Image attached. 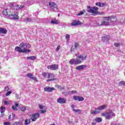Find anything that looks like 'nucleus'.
I'll return each mask as SVG.
<instances>
[{"mask_svg":"<svg viewBox=\"0 0 125 125\" xmlns=\"http://www.w3.org/2000/svg\"><path fill=\"white\" fill-rule=\"evenodd\" d=\"M102 40L103 42H107L110 41V36L108 35H104L103 37H102Z\"/></svg>","mask_w":125,"mask_h":125,"instance_id":"obj_15","label":"nucleus"},{"mask_svg":"<svg viewBox=\"0 0 125 125\" xmlns=\"http://www.w3.org/2000/svg\"><path fill=\"white\" fill-rule=\"evenodd\" d=\"M57 101L60 104H65L66 103V99L64 98H59Z\"/></svg>","mask_w":125,"mask_h":125,"instance_id":"obj_16","label":"nucleus"},{"mask_svg":"<svg viewBox=\"0 0 125 125\" xmlns=\"http://www.w3.org/2000/svg\"><path fill=\"white\" fill-rule=\"evenodd\" d=\"M55 77V76L54 74L48 73L47 74V78L48 79H50L46 80V82H51L52 81H56V79L54 78Z\"/></svg>","mask_w":125,"mask_h":125,"instance_id":"obj_10","label":"nucleus"},{"mask_svg":"<svg viewBox=\"0 0 125 125\" xmlns=\"http://www.w3.org/2000/svg\"><path fill=\"white\" fill-rule=\"evenodd\" d=\"M4 125H10V122H4L3 123Z\"/></svg>","mask_w":125,"mask_h":125,"instance_id":"obj_46","label":"nucleus"},{"mask_svg":"<svg viewBox=\"0 0 125 125\" xmlns=\"http://www.w3.org/2000/svg\"><path fill=\"white\" fill-rule=\"evenodd\" d=\"M85 68H86V65H81L76 67V69L78 71H81V70H83V69H85Z\"/></svg>","mask_w":125,"mask_h":125,"instance_id":"obj_19","label":"nucleus"},{"mask_svg":"<svg viewBox=\"0 0 125 125\" xmlns=\"http://www.w3.org/2000/svg\"><path fill=\"white\" fill-rule=\"evenodd\" d=\"M16 7H18L19 9H23L24 8V5H21L19 7V5H16Z\"/></svg>","mask_w":125,"mask_h":125,"instance_id":"obj_34","label":"nucleus"},{"mask_svg":"<svg viewBox=\"0 0 125 125\" xmlns=\"http://www.w3.org/2000/svg\"><path fill=\"white\" fill-rule=\"evenodd\" d=\"M15 97L16 98H17V99H20V97H19V95L16 94Z\"/></svg>","mask_w":125,"mask_h":125,"instance_id":"obj_48","label":"nucleus"},{"mask_svg":"<svg viewBox=\"0 0 125 125\" xmlns=\"http://www.w3.org/2000/svg\"><path fill=\"white\" fill-rule=\"evenodd\" d=\"M110 18H113V19H115V17L111 16L104 18L103 19V22L100 25V26H108V25H109V21H110Z\"/></svg>","mask_w":125,"mask_h":125,"instance_id":"obj_5","label":"nucleus"},{"mask_svg":"<svg viewBox=\"0 0 125 125\" xmlns=\"http://www.w3.org/2000/svg\"><path fill=\"white\" fill-rule=\"evenodd\" d=\"M69 64L71 65H78V64H81V61L78 60V58H76V59H71L69 61Z\"/></svg>","mask_w":125,"mask_h":125,"instance_id":"obj_8","label":"nucleus"},{"mask_svg":"<svg viewBox=\"0 0 125 125\" xmlns=\"http://www.w3.org/2000/svg\"><path fill=\"white\" fill-rule=\"evenodd\" d=\"M10 19H19V17H18V16L17 15L14 14V13L12 14V16L10 17Z\"/></svg>","mask_w":125,"mask_h":125,"instance_id":"obj_22","label":"nucleus"},{"mask_svg":"<svg viewBox=\"0 0 125 125\" xmlns=\"http://www.w3.org/2000/svg\"><path fill=\"white\" fill-rule=\"evenodd\" d=\"M9 89V87H8V86H6L5 87V90L7 91Z\"/></svg>","mask_w":125,"mask_h":125,"instance_id":"obj_54","label":"nucleus"},{"mask_svg":"<svg viewBox=\"0 0 125 125\" xmlns=\"http://www.w3.org/2000/svg\"><path fill=\"white\" fill-rule=\"evenodd\" d=\"M31 120H32V119H30L29 120H28V119L25 120L24 122V125H30V124H31Z\"/></svg>","mask_w":125,"mask_h":125,"instance_id":"obj_26","label":"nucleus"},{"mask_svg":"<svg viewBox=\"0 0 125 125\" xmlns=\"http://www.w3.org/2000/svg\"><path fill=\"white\" fill-rule=\"evenodd\" d=\"M114 45L115 46H116V47H118L120 45H123V43L121 42L115 43Z\"/></svg>","mask_w":125,"mask_h":125,"instance_id":"obj_33","label":"nucleus"},{"mask_svg":"<svg viewBox=\"0 0 125 125\" xmlns=\"http://www.w3.org/2000/svg\"><path fill=\"white\" fill-rule=\"evenodd\" d=\"M73 111L74 112H76L77 113H78V114L81 113V110H80V109H73Z\"/></svg>","mask_w":125,"mask_h":125,"instance_id":"obj_39","label":"nucleus"},{"mask_svg":"<svg viewBox=\"0 0 125 125\" xmlns=\"http://www.w3.org/2000/svg\"><path fill=\"white\" fill-rule=\"evenodd\" d=\"M74 100H78V101H83L84 100V98L83 97H80L79 96H74L73 97Z\"/></svg>","mask_w":125,"mask_h":125,"instance_id":"obj_17","label":"nucleus"},{"mask_svg":"<svg viewBox=\"0 0 125 125\" xmlns=\"http://www.w3.org/2000/svg\"><path fill=\"white\" fill-rule=\"evenodd\" d=\"M57 87H58V88H59V89H61V90H62V89H65L64 87H62L59 85H57Z\"/></svg>","mask_w":125,"mask_h":125,"instance_id":"obj_37","label":"nucleus"},{"mask_svg":"<svg viewBox=\"0 0 125 125\" xmlns=\"http://www.w3.org/2000/svg\"><path fill=\"white\" fill-rule=\"evenodd\" d=\"M79 47V43L75 42L74 46H72L70 49V52L72 51H74V50L77 49V48Z\"/></svg>","mask_w":125,"mask_h":125,"instance_id":"obj_20","label":"nucleus"},{"mask_svg":"<svg viewBox=\"0 0 125 125\" xmlns=\"http://www.w3.org/2000/svg\"><path fill=\"white\" fill-rule=\"evenodd\" d=\"M13 10H4L2 12V14L3 15H5V16H7V17H10L12 16V15L13 14Z\"/></svg>","mask_w":125,"mask_h":125,"instance_id":"obj_6","label":"nucleus"},{"mask_svg":"<svg viewBox=\"0 0 125 125\" xmlns=\"http://www.w3.org/2000/svg\"><path fill=\"white\" fill-rule=\"evenodd\" d=\"M7 33V30L5 28H3L2 27H0V34H5Z\"/></svg>","mask_w":125,"mask_h":125,"instance_id":"obj_21","label":"nucleus"},{"mask_svg":"<svg viewBox=\"0 0 125 125\" xmlns=\"http://www.w3.org/2000/svg\"><path fill=\"white\" fill-rule=\"evenodd\" d=\"M44 90L47 92H52L53 90H55V88L54 87L50 88L49 86H46L44 88Z\"/></svg>","mask_w":125,"mask_h":125,"instance_id":"obj_18","label":"nucleus"},{"mask_svg":"<svg viewBox=\"0 0 125 125\" xmlns=\"http://www.w3.org/2000/svg\"><path fill=\"white\" fill-rule=\"evenodd\" d=\"M87 8V12H89V13H95V15H97L98 14V10L99 9L98 7L94 6L92 7L90 6H88Z\"/></svg>","mask_w":125,"mask_h":125,"instance_id":"obj_3","label":"nucleus"},{"mask_svg":"<svg viewBox=\"0 0 125 125\" xmlns=\"http://www.w3.org/2000/svg\"><path fill=\"white\" fill-rule=\"evenodd\" d=\"M19 106V104H15V105H12V110L14 111H17L18 109H17V107Z\"/></svg>","mask_w":125,"mask_h":125,"instance_id":"obj_24","label":"nucleus"},{"mask_svg":"<svg viewBox=\"0 0 125 125\" xmlns=\"http://www.w3.org/2000/svg\"><path fill=\"white\" fill-rule=\"evenodd\" d=\"M51 24H58V21H57L56 20H52L51 21Z\"/></svg>","mask_w":125,"mask_h":125,"instance_id":"obj_32","label":"nucleus"},{"mask_svg":"<svg viewBox=\"0 0 125 125\" xmlns=\"http://www.w3.org/2000/svg\"><path fill=\"white\" fill-rule=\"evenodd\" d=\"M106 5V3H101V7H104Z\"/></svg>","mask_w":125,"mask_h":125,"instance_id":"obj_47","label":"nucleus"},{"mask_svg":"<svg viewBox=\"0 0 125 125\" xmlns=\"http://www.w3.org/2000/svg\"><path fill=\"white\" fill-rule=\"evenodd\" d=\"M0 109V112L1 114H2L3 113H4V112H5V107H4L3 106H1Z\"/></svg>","mask_w":125,"mask_h":125,"instance_id":"obj_28","label":"nucleus"},{"mask_svg":"<svg viewBox=\"0 0 125 125\" xmlns=\"http://www.w3.org/2000/svg\"><path fill=\"white\" fill-rule=\"evenodd\" d=\"M49 6H50L51 9H52V10L53 11H57V10H58L56 3L53 2H49Z\"/></svg>","mask_w":125,"mask_h":125,"instance_id":"obj_7","label":"nucleus"},{"mask_svg":"<svg viewBox=\"0 0 125 125\" xmlns=\"http://www.w3.org/2000/svg\"><path fill=\"white\" fill-rule=\"evenodd\" d=\"M65 39H66V40H67V41H68V40H69V39H70V35L66 34L65 36Z\"/></svg>","mask_w":125,"mask_h":125,"instance_id":"obj_43","label":"nucleus"},{"mask_svg":"<svg viewBox=\"0 0 125 125\" xmlns=\"http://www.w3.org/2000/svg\"><path fill=\"white\" fill-rule=\"evenodd\" d=\"M67 123H68V124H72V121H70V120H68V121H67Z\"/></svg>","mask_w":125,"mask_h":125,"instance_id":"obj_56","label":"nucleus"},{"mask_svg":"<svg viewBox=\"0 0 125 125\" xmlns=\"http://www.w3.org/2000/svg\"><path fill=\"white\" fill-rule=\"evenodd\" d=\"M39 106L40 109H43V106H42V105L39 104Z\"/></svg>","mask_w":125,"mask_h":125,"instance_id":"obj_52","label":"nucleus"},{"mask_svg":"<svg viewBox=\"0 0 125 125\" xmlns=\"http://www.w3.org/2000/svg\"><path fill=\"white\" fill-rule=\"evenodd\" d=\"M110 125H120V124H119V123H111V124H110Z\"/></svg>","mask_w":125,"mask_h":125,"instance_id":"obj_49","label":"nucleus"},{"mask_svg":"<svg viewBox=\"0 0 125 125\" xmlns=\"http://www.w3.org/2000/svg\"><path fill=\"white\" fill-rule=\"evenodd\" d=\"M95 121L96 123H101L102 122V119L100 117H97L95 119Z\"/></svg>","mask_w":125,"mask_h":125,"instance_id":"obj_27","label":"nucleus"},{"mask_svg":"<svg viewBox=\"0 0 125 125\" xmlns=\"http://www.w3.org/2000/svg\"><path fill=\"white\" fill-rule=\"evenodd\" d=\"M82 24L81 21L75 20H73L71 23V26H79Z\"/></svg>","mask_w":125,"mask_h":125,"instance_id":"obj_14","label":"nucleus"},{"mask_svg":"<svg viewBox=\"0 0 125 125\" xmlns=\"http://www.w3.org/2000/svg\"><path fill=\"white\" fill-rule=\"evenodd\" d=\"M96 5L99 6V7H101V2H96Z\"/></svg>","mask_w":125,"mask_h":125,"instance_id":"obj_44","label":"nucleus"},{"mask_svg":"<svg viewBox=\"0 0 125 125\" xmlns=\"http://www.w3.org/2000/svg\"><path fill=\"white\" fill-rule=\"evenodd\" d=\"M26 77L27 78H29V79H31L33 81H35L36 82H38V80L37 79V77H34V75L32 73H28L26 75Z\"/></svg>","mask_w":125,"mask_h":125,"instance_id":"obj_11","label":"nucleus"},{"mask_svg":"<svg viewBox=\"0 0 125 125\" xmlns=\"http://www.w3.org/2000/svg\"><path fill=\"white\" fill-rule=\"evenodd\" d=\"M69 95H71V94H74V93H77V91L72 90L69 91Z\"/></svg>","mask_w":125,"mask_h":125,"instance_id":"obj_36","label":"nucleus"},{"mask_svg":"<svg viewBox=\"0 0 125 125\" xmlns=\"http://www.w3.org/2000/svg\"><path fill=\"white\" fill-rule=\"evenodd\" d=\"M39 118H40V113H37L35 114H33L31 117V118H32L31 121L32 122H35L37 120H38V119H39Z\"/></svg>","mask_w":125,"mask_h":125,"instance_id":"obj_12","label":"nucleus"},{"mask_svg":"<svg viewBox=\"0 0 125 125\" xmlns=\"http://www.w3.org/2000/svg\"><path fill=\"white\" fill-rule=\"evenodd\" d=\"M47 68L49 70H57V69H58V65L56 64L50 65L48 66Z\"/></svg>","mask_w":125,"mask_h":125,"instance_id":"obj_13","label":"nucleus"},{"mask_svg":"<svg viewBox=\"0 0 125 125\" xmlns=\"http://www.w3.org/2000/svg\"><path fill=\"white\" fill-rule=\"evenodd\" d=\"M76 56H77L76 57L78 60H80V61H81V63H82L83 61L86 60L87 56L84 54L80 55L79 56H77L76 55Z\"/></svg>","mask_w":125,"mask_h":125,"instance_id":"obj_9","label":"nucleus"},{"mask_svg":"<svg viewBox=\"0 0 125 125\" xmlns=\"http://www.w3.org/2000/svg\"><path fill=\"white\" fill-rule=\"evenodd\" d=\"M21 111H22V112H24V111L26 110V107L25 106H22V107L21 108Z\"/></svg>","mask_w":125,"mask_h":125,"instance_id":"obj_42","label":"nucleus"},{"mask_svg":"<svg viewBox=\"0 0 125 125\" xmlns=\"http://www.w3.org/2000/svg\"><path fill=\"white\" fill-rule=\"evenodd\" d=\"M84 12V11H83L82 12H80L79 13H78L77 15V16H80L81 15H83V12Z\"/></svg>","mask_w":125,"mask_h":125,"instance_id":"obj_41","label":"nucleus"},{"mask_svg":"<svg viewBox=\"0 0 125 125\" xmlns=\"http://www.w3.org/2000/svg\"><path fill=\"white\" fill-rule=\"evenodd\" d=\"M4 105H9V102L4 101Z\"/></svg>","mask_w":125,"mask_h":125,"instance_id":"obj_45","label":"nucleus"},{"mask_svg":"<svg viewBox=\"0 0 125 125\" xmlns=\"http://www.w3.org/2000/svg\"><path fill=\"white\" fill-rule=\"evenodd\" d=\"M107 104H104L102 106H99L98 107H96L95 110H91V115H97L100 113V111L104 110L105 108H107Z\"/></svg>","mask_w":125,"mask_h":125,"instance_id":"obj_2","label":"nucleus"},{"mask_svg":"<svg viewBox=\"0 0 125 125\" xmlns=\"http://www.w3.org/2000/svg\"><path fill=\"white\" fill-rule=\"evenodd\" d=\"M62 94H63V95H64V96H67V95H70L69 91H63L62 92Z\"/></svg>","mask_w":125,"mask_h":125,"instance_id":"obj_29","label":"nucleus"},{"mask_svg":"<svg viewBox=\"0 0 125 125\" xmlns=\"http://www.w3.org/2000/svg\"><path fill=\"white\" fill-rule=\"evenodd\" d=\"M109 20L111 21V22H117V19L114 17V19L110 18Z\"/></svg>","mask_w":125,"mask_h":125,"instance_id":"obj_38","label":"nucleus"},{"mask_svg":"<svg viewBox=\"0 0 125 125\" xmlns=\"http://www.w3.org/2000/svg\"><path fill=\"white\" fill-rule=\"evenodd\" d=\"M14 118H15V114L14 113H12V115L9 116V119L12 120Z\"/></svg>","mask_w":125,"mask_h":125,"instance_id":"obj_31","label":"nucleus"},{"mask_svg":"<svg viewBox=\"0 0 125 125\" xmlns=\"http://www.w3.org/2000/svg\"><path fill=\"white\" fill-rule=\"evenodd\" d=\"M74 107H75V106H74V104H72L71 105V108H72L73 111H74V109H75Z\"/></svg>","mask_w":125,"mask_h":125,"instance_id":"obj_55","label":"nucleus"},{"mask_svg":"<svg viewBox=\"0 0 125 125\" xmlns=\"http://www.w3.org/2000/svg\"><path fill=\"white\" fill-rule=\"evenodd\" d=\"M24 22H25L26 23L33 22V19L31 18H26L24 19Z\"/></svg>","mask_w":125,"mask_h":125,"instance_id":"obj_23","label":"nucleus"},{"mask_svg":"<svg viewBox=\"0 0 125 125\" xmlns=\"http://www.w3.org/2000/svg\"><path fill=\"white\" fill-rule=\"evenodd\" d=\"M116 114L113 111H110L108 112H105L102 113V116L103 117H105L106 120H110V119H112L113 117H115Z\"/></svg>","mask_w":125,"mask_h":125,"instance_id":"obj_4","label":"nucleus"},{"mask_svg":"<svg viewBox=\"0 0 125 125\" xmlns=\"http://www.w3.org/2000/svg\"><path fill=\"white\" fill-rule=\"evenodd\" d=\"M41 113L42 114H44V113H46V110H41Z\"/></svg>","mask_w":125,"mask_h":125,"instance_id":"obj_51","label":"nucleus"},{"mask_svg":"<svg viewBox=\"0 0 125 125\" xmlns=\"http://www.w3.org/2000/svg\"><path fill=\"white\" fill-rule=\"evenodd\" d=\"M119 85H120V86H122V85H125V81L120 82Z\"/></svg>","mask_w":125,"mask_h":125,"instance_id":"obj_35","label":"nucleus"},{"mask_svg":"<svg viewBox=\"0 0 125 125\" xmlns=\"http://www.w3.org/2000/svg\"><path fill=\"white\" fill-rule=\"evenodd\" d=\"M12 93V91H9L6 93V96H8V95H10V94H11Z\"/></svg>","mask_w":125,"mask_h":125,"instance_id":"obj_40","label":"nucleus"},{"mask_svg":"<svg viewBox=\"0 0 125 125\" xmlns=\"http://www.w3.org/2000/svg\"><path fill=\"white\" fill-rule=\"evenodd\" d=\"M9 6L10 7H12L13 8H15V6H16V5H14V2H11L9 4Z\"/></svg>","mask_w":125,"mask_h":125,"instance_id":"obj_30","label":"nucleus"},{"mask_svg":"<svg viewBox=\"0 0 125 125\" xmlns=\"http://www.w3.org/2000/svg\"><path fill=\"white\" fill-rule=\"evenodd\" d=\"M59 49H60V46H58L57 48H56V51H59Z\"/></svg>","mask_w":125,"mask_h":125,"instance_id":"obj_50","label":"nucleus"},{"mask_svg":"<svg viewBox=\"0 0 125 125\" xmlns=\"http://www.w3.org/2000/svg\"><path fill=\"white\" fill-rule=\"evenodd\" d=\"M42 76H43V77H46V76H47V74H46V73H43L42 74Z\"/></svg>","mask_w":125,"mask_h":125,"instance_id":"obj_53","label":"nucleus"},{"mask_svg":"<svg viewBox=\"0 0 125 125\" xmlns=\"http://www.w3.org/2000/svg\"><path fill=\"white\" fill-rule=\"evenodd\" d=\"M30 47H31L30 43L22 42L20 44L19 46L15 47V50L18 51L19 53H30L31 50L27 49V48H30Z\"/></svg>","mask_w":125,"mask_h":125,"instance_id":"obj_1","label":"nucleus"},{"mask_svg":"<svg viewBox=\"0 0 125 125\" xmlns=\"http://www.w3.org/2000/svg\"><path fill=\"white\" fill-rule=\"evenodd\" d=\"M36 57L35 56H30V57H27L26 59H27V60H32L33 61L36 60Z\"/></svg>","mask_w":125,"mask_h":125,"instance_id":"obj_25","label":"nucleus"}]
</instances>
